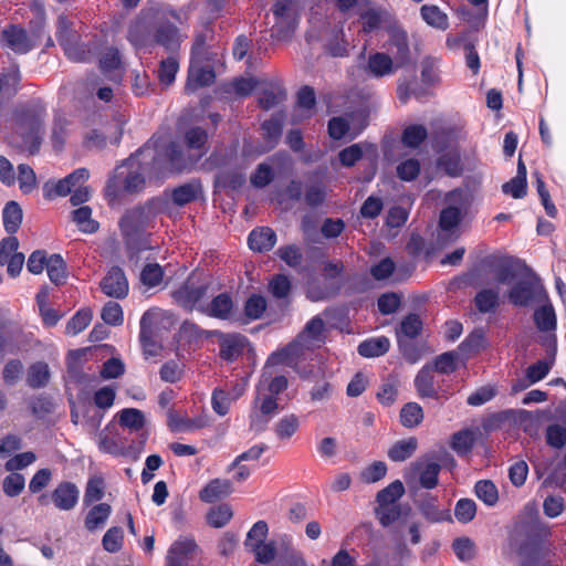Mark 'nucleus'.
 Segmentation results:
<instances>
[{
    "instance_id": "f257e3e1",
    "label": "nucleus",
    "mask_w": 566,
    "mask_h": 566,
    "mask_svg": "<svg viewBox=\"0 0 566 566\" xmlns=\"http://www.w3.org/2000/svg\"><path fill=\"white\" fill-rule=\"evenodd\" d=\"M44 118L45 107L40 101L17 106L2 127L4 142L19 151L36 154L42 143Z\"/></svg>"
},
{
    "instance_id": "f03ea898",
    "label": "nucleus",
    "mask_w": 566,
    "mask_h": 566,
    "mask_svg": "<svg viewBox=\"0 0 566 566\" xmlns=\"http://www.w3.org/2000/svg\"><path fill=\"white\" fill-rule=\"evenodd\" d=\"M169 170V167L161 156L149 147L139 149L130 156L120 167H117L115 175L107 181L105 193L111 200L119 195V184L127 193L140 191L145 186V174L160 175Z\"/></svg>"
},
{
    "instance_id": "7ed1b4c3",
    "label": "nucleus",
    "mask_w": 566,
    "mask_h": 566,
    "mask_svg": "<svg viewBox=\"0 0 566 566\" xmlns=\"http://www.w3.org/2000/svg\"><path fill=\"white\" fill-rule=\"evenodd\" d=\"M327 326L321 315L312 317L297 334L295 339L280 352L269 357L270 364L292 365L293 360L302 357L305 352L313 350L325 344L327 338Z\"/></svg>"
},
{
    "instance_id": "20e7f679",
    "label": "nucleus",
    "mask_w": 566,
    "mask_h": 566,
    "mask_svg": "<svg viewBox=\"0 0 566 566\" xmlns=\"http://www.w3.org/2000/svg\"><path fill=\"white\" fill-rule=\"evenodd\" d=\"M166 200L159 197L147 200L125 211L119 220V229L127 241L142 238L148 229L154 227L156 217L165 210Z\"/></svg>"
},
{
    "instance_id": "39448f33",
    "label": "nucleus",
    "mask_w": 566,
    "mask_h": 566,
    "mask_svg": "<svg viewBox=\"0 0 566 566\" xmlns=\"http://www.w3.org/2000/svg\"><path fill=\"white\" fill-rule=\"evenodd\" d=\"M184 24L187 21V14L176 10H163L155 14L154 45L163 46L168 52L179 50L187 34L175 23Z\"/></svg>"
},
{
    "instance_id": "423d86ee",
    "label": "nucleus",
    "mask_w": 566,
    "mask_h": 566,
    "mask_svg": "<svg viewBox=\"0 0 566 566\" xmlns=\"http://www.w3.org/2000/svg\"><path fill=\"white\" fill-rule=\"evenodd\" d=\"M207 139L208 134L201 127H192L186 132L185 144L189 150L196 151L193 158H186L179 145H177L176 143H169L165 147V150L161 153L163 158L165 159L169 167V171H181L184 169H187L190 165H193L199 158H201L206 154Z\"/></svg>"
},
{
    "instance_id": "0eeeda50",
    "label": "nucleus",
    "mask_w": 566,
    "mask_h": 566,
    "mask_svg": "<svg viewBox=\"0 0 566 566\" xmlns=\"http://www.w3.org/2000/svg\"><path fill=\"white\" fill-rule=\"evenodd\" d=\"M525 543L521 547L524 566H544L543 560L548 554L545 541L549 535L548 527L539 521H531L522 526Z\"/></svg>"
},
{
    "instance_id": "6e6552de",
    "label": "nucleus",
    "mask_w": 566,
    "mask_h": 566,
    "mask_svg": "<svg viewBox=\"0 0 566 566\" xmlns=\"http://www.w3.org/2000/svg\"><path fill=\"white\" fill-rule=\"evenodd\" d=\"M507 297L516 306H528L533 302L547 301L544 286L530 269L511 287Z\"/></svg>"
},
{
    "instance_id": "1a4fd4ad",
    "label": "nucleus",
    "mask_w": 566,
    "mask_h": 566,
    "mask_svg": "<svg viewBox=\"0 0 566 566\" xmlns=\"http://www.w3.org/2000/svg\"><path fill=\"white\" fill-rule=\"evenodd\" d=\"M440 471L441 465L438 462L420 458L406 469L403 479L409 486L418 483L421 488L431 490L438 485Z\"/></svg>"
},
{
    "instance_id": "9d476101",
    "label": "nucleus",
    "mask_w": 566,
    "mask_h": 566,
    "mask_svg": "<svg viewBox=\"0 0 566 566\" xmlns=\"http://www.w3.org/2000/svg\"><path fill=\"white\" fill-rule=\"evenodd\" d=\"M543 302L544 304L534 311L533 318L536 328L545 334L542 338V345L546 347L553 359H555L557 352V317L552 303L548 300Z\"/></svg>"
},
{
    "instance_id": "9b49d317",
    "label": "nucleus",
    "mask_w": 566,
    "mask_h": 566,
    "mask_svg": "<svg viewBox=\"0 0 566 566\" xmlns=\"http://www.w3.org/2000/svg\"><path fill=\"white\" fill-rule=\"evenodd\" d=\"M155 14L145 13L138 15L129 23L127 40L136 48H147L154 45Z\"/></svg>"
},
{
    "instance_id": "f8f14e48",
    "label": "nucleus",
    "mask_w": 566,
    "mask_h": 566,
    "mask_svg": "<svg viewBox=\"0 0 566 566\" xmlns=\"http://www.w3.org/2000/svg\"><path fill=\"white\" fill-rule=\"evenodd\" d=\"M422 331V321L417 314L407 315L400 323L399 327L396 329V335L398 339L399 347L403 354V356L411 363L417 360V356L415 354L413 348L410 344H408L403 338H416L420 335Z\"/></svg>"
},
{
    "instance_id": "ddd939ff",
    "label": "nucleus",
    "mask_w": 566,
    "mask_h": 566,
    "mask_svg": "<svg viewBox=\"0 0 566 566\" xmlns=\"http://www.w3.org/2000/svg\"><path fill=\"white\" fill-rule=\"evenodd\" d=\"M139 342L145 359L159 356L163 346L157 340L155 315L150 311L145 312L140 318Z\"/></svg>"
},
{
    "instance_id": "4468645a",
    "label": "nucleus",
    "mask_w": 566,
    "mask_h": 566,
    "mask_svg": "<svg viewBox=\"0 0 566 566\" xmlns=\"http://www.w3.org/2000/svg\"><path fill=\"white\" fill-rule=\"evenodd\" d=\"M461 221V211L457 207H448L440 213L438 243L446 245L458 239V226Z\"/></svg>"
},
{
    "instance_id": "2eb2a0df",
    "label": "nucleus",
    "mask_w": 566,
    "mask_h": 566,
    "mask_svg": "<svg viewBox=\"0 0 566 566\" xmlns=\"http://www.w3.org/2000/svg\"><path fill=\"white\" fill-rule=\"evenodd\" d=\"M101 290L113 298H124L129 291L128 280L119 266H113L101 281Z\"/></svg>"
},
{
    "instance_id": "dca6fc26",
    "label": "nucleus",
    "mask_w": 566,
    "mask_h": 566,
    "mask_svg": "<svg viewBox=\"0 0 566 566\" xmlns=\"http://www.w3.org/2000/svg\"><path fill=\"white\" fill-rule=\"evenodd\" d=\"M197 549L198 545L192 537H180L168 549L166 566H188Z\"/></svg>"
},
{
    "instance_id": "f3484780",
    "label": "nucleus",
    "mask_w": 566,
    "mask_h": 566,
    "mask_svg": "<svg viewBox=\"0 0 566 566\" xmlns=\"http://www.w3.org/2000/svg\"><path fill=\"white\" fill-rule=\"evenodd\" d=\"M0 43L18 54H25L33 48V43L27 31L14 24L1 31Z\"/></svg>"
},
{
    "instance_id": "a211bd4d",
    "label": "nucleus",
    "mask_w": 566,
    "mask_h": 566,
    "mask_svg": "<svg viewBox=\"0 0 566 566\" xmlns=\"http://www.w3.org/2000/svg\"><path fill=\"white\" fill-rule=\"evenodd\" d=\"M90 177V172L85 168H78L71 172L65 178L53 184L51 187L49 184L45 185V191L48 198H54L56 196L64 197L70 195L75 187L80 184H84Z\"/></svg>"
},
{
    "instance_id": "6ab92c4d",
    "label": "nucleus",
    "mask_w": 566,
    "mask_h": 566,
    "mask_svg": "<svg viewBox=\"0 0 566 566\" xmlns=\"http://www.w3.org/2000/svg\"><path fill=\"white\" fill-rule=\"evenodd\" d=\"M214 71L209 65H201V62L190 61L185 92L191 94L200 87L209 86L214 82Z\"/></svg>"
},
{
    "instance_id": "aec40b11",
    "label": "nucleus",
    "mask_w": 566,
    "mask_h": 566,
    "mask_svg": "<svg viewBox=\"0 0 566 566\" xmlns=\"http://www.w3.org/2000/svg\"><path fill=\"white\" fill-rule=\"evenodd\" d=\"M389 50L395 54L396 67H401L409 62L410 50L407 32L394 24L388 29Z\"/></svg>"
},
{
    "instance_id": "412c9836",
    "label": "nucleus",
    "mask_w": 566,
    "mask_h": 566,
    "mask_svg": "<svg viewBox=\"0 0 566 566\" xmlns=\"http://www.w3.org/2000/svg\"><path fill=\"white\" fill-rule=\"evenodd\" d=\"M327 196V186L317 172L307 176L304 184V202L311 208L322 206Z\"/></svg>"
},
{
    "instance_id": "4be33fe9",
    "label": "nucleus",
    "mask_w": 566,
    "mask_h": 566,
    "mask_svg": "<svg viewBox=\"0 0 566 566\" xmlns=\"http://www.w3.org/2000/svg\"><path fill=\"white\" fill-rule=\"evenodd\" d=\"M208 285H193L187 282L178 291L175 292L176 301L186 310L199 308L201 312L205 308L201 301L206 297Z\"/></svg>"
},
{
    "instance_id": "5701e85b",
    "label": "nucleus",
    "mask_w": 566,
    "mask_h": 566,
    "mask_svg": "<svg viewBox=\"0 0 566 566\" xmlns=\"http://www.w3.org/2000/svg\"><path fill=\"white\" fill-rule=\"evenodd\" d=\"M248 344L247 337L240 334L219 335V355L226 361H233L239 358Z\"/></svg>"
},
{
    "instance_id": "b1692460",
    "label": "nucleus",
    "mask_w": 566,
    "mask_h": 566,
    "mask_svg": "<svg viewBox=\"0 0 566 566\" xmlns=\"http://www.w3.org/2000/svg\"><path fill=\"white\" fill-rule=\"evenodd\" d=\"M78 489L71 482L60 483L52 492L51 500L61 511L72 510L78 501Z\"/></svg>"
},
{
    "instance_id": "393cba45",
    "label": "nucleus",
    "mask_w": 566,
    "mask_h": 566,
    "mask_svg": "<svg viewBox=\"0 0 566 566\" xmlns=\"http://www.w3.org/2000/svg\"><path fill=\"white\" fill-rule=\"evenodd\" d=\"M275 365L276 364L269 365V360L266 361L263 368L261 380L258 385L259 395L261 394L262 386L264 385H266V389L269 391L268 395H272L273 397H276L279 394L283 392L287 388L289 380L285 376H273L272 367Z\"/></svg>"
},
{
    "instance_id": "a878e982",
    "label": "nucleus",
    "mask_w": 566,
    "mask_h": 566,
    "mask_svg": "<svg viewBox=\"0 0 566 566\" xmlns=\"http://www.w3.org/2000/svg\"><path fill=\"white\" fill-rule=\"evenodd\" d=\"M248 243L255 252L270 251L276 243V234L269 227L258 228L250 232Z\"/></svg>"
},
{
    "instance_id": "bb28decb",
    "label": "nucleus",
    "mask_w": 566,
    "mask_h": 566,
    "mask_svg": "<svg viewBox=\"0 0 566 566\" xmlns=\"http://www.w3.org/2000/svg\"><path fill=\"white\" fill-rule=\"evenodd\" d=\"M528 268L518 260H505L495 269V280L502 284H509L514 280H518Z\"/></svg>"
},
{
    "instance_id": "cd10ccee",
    "label": "nucleus",
    "mask_w": 566,
    "mask_h": 566,
    "mask_svg": "<svg viewBox=\"0 0 566 566\" xmlns=\"http://www.w3.org/2000/svg\"><path fill=\"white\" fill-rule=\"evenodd\" d=\"M232 491L233 489L230 480L213 479L200 491L199 497L206 503H212L228 496Z\"/></svg>"
},
{
    "instance_id": "c85d7f7f",
    "label": "nucleus",
    "mask_w": 566,
    "mask_h": 566,
    "mask_svg": "<svg viewBox=\"0 0 566 566\" xmlns=\"http://www.w3.org/2000/svg\"><path fill=\"white\" fill-rule=\"evenodd\" d=\"M102 71L113 82L118 83L122 80V60L119 51L115 48L107 49L99 60Z\"/></svg>"
},
{
    "instance_id": "c756f323",
    "label": "nucleus",
    "mask_w": 566,
    "mask_h": 566,
    "mask_svg": "<svg viewBox=\"0 0 566 566\" xmlns=\"http://www.w3.org/2000/svg\"><path fill=\"white\" fill-rule=\"evenodd\" d=\"M396 69V61L386 53L377 52L368 57L367 71L374 77L390 75Z\"/></svg>"
},
{
    "instance_id": "7c9ffc66",
    "label": "nucleus",
    "mask_w": 566,
    "mask_h": 566,
    "mask_svg": "<svg viewBox=\"0 0 566 566\" xmlns=\"http://www.w3.org/2000/svg\"><path fill=\"white\" fill-rule=\"evenodd\" d=\"M51 373L46 363L36 361L28 367L25 381L30 388H44L49 385Z\"/></svg>"
},
{
    "instance_id": "2f4dec72",
    "label": "nucleus",
    "mask_w": 566,
    "mask_h": 566,
    "mask_svg": "<svg viewBox=\"0 0 566 566\" xmlns=\"http://www.w3.org/2000/svg\"><path fill=\"white\" fill-rule=\"evenodd\" d=\"M316 104L315 92L310 86H303L297 93V106L294 114V123L312 116Z\"/></svg>"
},
{
    "instance_id": "473e14b6",
    "label": "nucleus",
    "mask_w": 566,
    "mask_h": 566,
    "mask_svg": "<svg viewBox=\"0 0 566 566\" xmlns=\"http://www.w3.org/2000/svg\"><path fill=\"white\" fill-rule=\"evenodd\" d=\"M422 20L431 28L447 30L449 28V17L436 4H423L420 8Z\"/></svg>"
},
{
    "instance_id": "72a5a7b5",
    "label": "nucleus",
    "mask_w": 566,
    "mask_h": 566,
    "mask_svg": "<svg viewBox=\"0 0 566 566\" xmlns=\"http://www.w3.org/2000/svg\"><path fill=\"white\" fill-rule=\"evenodd\" d=\"M390 347V340L386 336L369 338L358 345V354L363 357L373 358L385 355Z\"/></svg>"
},
{
    "instance_id": "f704fd0d",
    "label": "nucleus",
    "mask_w": 566,
    "mask_h": 566,
    "mask_svg": "<svg viewBox=\"0 0 566 566\" xmlns=\"http://www.w3.org/2000/svg\"><path fill=\"white\" fill-rule=\"evenodd\" d=\"M286 98L285 90L277 84L269 83L263 86L259 96V104L264 109H270Z\"/></svg>"
},
{
    "instance_id": "c9c22d12",
    "label": "nucleus",
    "mask_w": 566,
    "mask_h": 566,
    "mask_svg": "<svg viewBox=\"0 0 566 566\" xmlns=\"http://www.w3.org/2000/svg\"><path fill=\"white\" fill-rule=\"evenodd\" d=\"M233 308V302L229 294L221 293L217 295L209 305H207L202 312L209 316L226 319L229 317Z\"/></svg>"
},
{
    "instance_id": "e433bc0d",
    "label": "nucleus",
    "mask_w": 566,
    "mask_h": 566,
    "mask_svg": "<svg viewBox=\"0 0 566 566\" xmlns=\"http://www.w3.org/2000/svg\"><path fill=\"white\" fill-rule=\"evenodd\" d=\"M474 304L480 313H492L500 304V292L496 289H483L476 293Z\"/></svg>"
},
{
    "instance_id": "4c0bfd02",
    "label": "nucleus",
    "mask_w": 566,
    "mask_h": 566,
    "mask_svg": "<svg viewBox=\"0 0 566 566\" xmlns=\"http://www.w3.org/2000/svg\"><path fill=\"white\" fill-rule=\"evenodd\" d=\"M111 513L112 507L107 503L94 505L85 517V527L91 532L102 527L108 520Z\"/></svg>"
},
{
    "instance_id": "58836bf2",
    "label": "nucleus",
    "mask_w": 566,
    "mask_h": 566,
    "mask_svg": "<svg viewBox=\"0 0 566 566\" xmlns=\"http://www.w3.org/2000/svg\"><path fill=\"white\" fill-rule=\"evenodd\" d=\"M417 448L416 438L399 440L388 450V458L395 462L405 461L413 455Z\"/></svg>"
},
{
    "instance_id": "ea45409f",
    "label": "nucleus",
    "mask_w": 566,
    "mask_h": 566,
    "mask_svg": "<svg viewBox=\"0 0 566 566\" xmlns=\"http://www.w3.org/2000/svg\"><path fill=\"white\" fill-rule=\"evenodd\" d=\"M22 222V209L15 201H9L3 209V226L8 233L13 234Z\"/></svg>"
},
{
    "instance_id": "a19ab883",
    "label": "nucleus",
    "mask_w": 566,
    "mask_h": 566,
    "mask_svg": "<svg viewBox=\"0 0 566 566\" xmlns=\"http://www.w3.org/2000/svg\"><path fill=\"white\" fill-rule=\"evenodd\" d=\"M46 272L52 283L61 285L65 282L66 264L60 254H52L46 261Z\"/></svg>"
},
{
    "instance_id": "79ce46f5",
    "label": "nucleus",
    "mask_w": 566,
    "mask_h": 566,
    "mask_svg": "<svg viewBox=\"0 0 566 566\" xmlns=\"http://www.w3.org/2000/svg\"><path fill=\"white\" fill-rule=\"evenodd\" d=\"M415 386L421 397H438V392L434 388L433 376L431 370L427 367H423L416 376Z\"/></svg>"
},
{
    "instance_id": "37998d69",
    "label": "nucleus",
    "mask_w": 566,
    "mask_h": 566,
    "mask_svg": "<svg viewBox=\"0 0 566 566\" xmlns=\"http://www.w3.org/2000/svg\"><path fill=\"white\" fill-rule=\"evenodd\" d=\"M73 221L84 233H94L98 230V222L92 219V209L88 206L80 207L72 212Z\"/></svg>"
},
{
    "instance_id": "c03bdc74",
    "label": "nucleus",
    "mask_w": 566,
    "mask_h": 566,
    "mask_svg": "<svg viewBox=\"0 0 566 566\" xmlns=\"http://www.w3.org/2000/svg\"><path fill=\"white\" fill-rule=\"evenodd\" d=\"M233 516V511L229 504H220L209 510L207 522L211 527L220 528L227 525Z\"/></svg>"
},
{
    "instance_id": "a18cd8bd",
    "label": "nucleus",
    "mask_w": 566,
    "mask_h": 566,
    "mask_svg": "<svg viewBox=\"0 0 566 566\" xmlns=\"http://www.w3.org/2000/svg\"><path fill=\"white\" fill-rule=\"evenodd\" d=\"M405 493V488L401 481L396 480L388 486L382 489L377 494V502L379 506L395 505V502L400 499Z\"/></svg>"
},
{
    "instance_id": "49530a36",
    "label": "nucleus",
    "mask_w": 566,
    "mask_h": 566,
    "mask_svg": "<svg viewBox=\"0 0 566 566\" xmlns=\"http://www.w3.org/2000/svg\"><path fill=\"white\" fill-rule=\"evenodd\" d=\"M298 418L295 415L291 413L284 416L276 422L274 427V432L280 440H289L298 430Z\"/></svg>"
},
{
    "instance_id": "de8ad7c7",
    "label": "nucleus",
    "mask_w": 566,
    "mask_h": 566,
    "mask_svg": "<svg viewBox=\"0 0 566 566\" xmlns=\"http://www.w3.org/2000/svg\"><path fill=\"white\" fill-rule=\"evenodd\" d=\"M423 419V411L417 402H408L400 410V421L406 428H415Z\"/></svg>"
},
{
    "instance_id": "09e8293b",
    "label": "nucleus",
    "mask_w": 566,
    "mask_h": 566,
    "mask_svg": "<svg viewBox=\"0 0 566 566\" xmlns=\"http://www.w3.org/2000/svg\"><path fill=\"white\" fill-rule=\"evenodd\" d=\"M164 279V270L158 263L146 264L139 275L140 283L147 289L158 286Z\"/></svg>"
},
{
    "instance_id": "8fccbe9b",
    "label": "nucleus",
    "mask_w": 566,
    "mask_h": 566,
    "mask_svg": "<svg viewBox=\"0 0 566 566\" xmlns=\"http://www.w3.org/2000/svg\"><path fill=\"white\" fill-rule=\"evenodd\" d=\"M475 437L472 430L465 429L453 433L451 448L460 455L467 454L474 446Z\"/></svg>"
},
{
    "instance_id": "3c124183",
    "label": "nucleus",
    "mask_w": 566,
    "mask_h": 566,
    "mask_svg": "<svg viewBox=\"0 0 566 566\" xmlns=\"http://www.w3.org/2000/svg\"><path fill=\"white\" fill-rule=\"evenodd\" d=\"M452 548L457 557L464 563L473 560L476 555V546L469 537L455 538Z\"/></svg>"
},
{
    "instance_id": "603ef678",
    "label": "nucleus",
    "mask_w": 566,
    "mask_h": 566,
    "mask_svg": "<svg viewBox=\"0 0 566 566\" xmlns=\"http://www.w3.org/2000/svg\"><path fill=\"white\" fill-rule=\"evenodd\" d=\"M439 169L451 177H457L462 172L460 155L455 151L442 154L438 159Z\"/></svg>"
},
{
    "instance_id": "864d4df0",
    "label": "nucleus",
    "mask_w": 566,
    "mask_h": 566,
    "mask_svg": "<svg viewBox=\"0 0 566 566\" xmlns=\"http://www.w3.org/2000/svg\"><path fill=\"white\" fill-rule=\"evenodd\" d=\"M475 495L488 506H493L499 501V492L495 484L490 480H481L475 484Z\"/></svg>"
},
{
    "instance_id": "5fc2aeb1",
    "label": "nucleus",
    "mask_w": 566,
    "mask_h": 566,
    "mask_svg": "<svg viewBox=\"0 0 566 566\" xmlns=\"http://www.w3.org/2000/svg\"><path fill=\"white\" fill-rule=\"evenodd\" d=\"M427 136L428 132L423 125H411L405 128L401 140L405 146L417 148L424 142Z\"/></svg>"
},
{
    "instance_id": "6e6d98bb",
    "label": "nucleus",
    "mask_w": 566,
    "mask_h": 566,
    "mask_svg": "<svg viewBox=\"0 0 566 566\" xmlns=\"http://www.w3.org/2000/svg\"><path fill=\"white\" fill-rule=\"evenodd\" d=\"M119 423L132 431L143 429L145 424L144 413L135 408L123 409L119 413Z\"/></svg>"
},
{
    "instance_id": "4d7b16f0",
    "label": "nucleus",
    "mask_w": 566,
    "mask_h": 566,
    "mask_svg": "<svg viewBox=\"0 0 566 566\" xmlns=\"http://www.w3.org/2000/svg\"><path fill=\"white\" fill-rule=\"evenodd\" d=\"M263 138L273 147L280 139L283 130V120L279 116H272L262 124Z\"/></svg>"
},
{
    "instance_id": "13d9d810",
    "label": "nucleus",
    "mask_w": 566,
    "mask_h": 566,
    "mask_svg": "<svg viewBox=\"0 0 566 566\" xmlns=\"http://www.w3.org/2000/svg\"><path fill=\"white\" fill-rule=\"evenodd\" d=\"M29 408L31 413L38 418L43 419L54 410V402L49 396L39 395L30 399Z\"/></svg>"
},
{
    "instance_id": "bf43d9fd",
    "label": "nucleus",
    "mask_w": 566,
    "mask_h": 566,
    "mask_svg": "<svg viewBox=\"0 0 566 566\" xmlns=\"http://www.w3.org/2000/svg\"><path fill=\"white\" fill-rule=\"evenodd\" d=\"M105 494V482L102 476H93L87 481L84 503L86 505L101 501Z\"/></svg>"
},
{
    "instance_id": "052dcab7",
    "label": "nucleus",
    "mask_w": 566,
    "mask_h": 566,
    "mask_svg": "<svg viewBox=\"0 0 566 566\" xmlns=\"http://www.w3.org/2000/svg\"><path fill=\"white\" fill-rule=\"evenodd\" d=\"M91 321L92 312L90 310H81L67 322L65 332L67 335L75 336L83 332Z\"/></svg>"
},
{
    "instance_id": "680f3d73",
    "label": "nucleus",
    "mask_w": 566,
    "mask_h": 566,
    "mask_svg": "<svg viewBox=\"0 0 566 566\" xmlns=\"http://www.w3.org/2000/svg\"><path fill=\"white\" fill-rule=\"evenodd\" d=\"M291 281L284 274L274 275L269 282V291L273 297L285 300L291 293Z\"/></svg>"
},
{
    "instance_id": "e2e57ef3",
    "label": "nucleus",
    "mask_w": 566,
    "mask_h": 566,
    "mask_svg": "<svg viewBox=\"0 0 566 566\" xmlns=\"http://www.w3.org/2000/svg\"><path fill=\"white\" fill-rule=\"evenodd\" d=\"M200 191V186L195 182L185 184L172 191V200L178 206H184L195 200Z\"/></svg>"
},
{
    "instance_id": "0e129e2a",
    "label": "nucleus",
    "mask_w": 566,
    "mask_h": 566,
    "mask_svg": "<svg viewBox=\"0 0 566 566\" xmlns=\"http://www.w3.org/2000/svg\"><path fill=\"white\" fill-rule=\"evenodd\" d=\"M178 70L179 63L175 56H168L166 60H163L158 69L160 83L167 86L170 85L175 81Z\"/></svg>"
},
{
    "instance_id": "69168bd1",
    "label": "nucleus",
    "mask_w": 566,
    "mask_h": 566,
    "mask_svg": "<svg viewBox=\"0 0 566 566\" xmlns=\"http://www.w3.org/2000/svg\"><path fill=\"white\" fill-rule=\"evenodd\" d=\"M24 366L19 359L8 360L2 369V379L6 385L14 386L21 379Z\"/></svg>"
},
{
    "instance_id": "338daca9",
    "label": "nucleus",
    "mask_w": 566,
    "mask_h": 566,
    "mask_svg": "<svg viewBox=\"0 0 566 566\" xmlns=\"http://www.w3.org/2000/svg\"><path fill=\"white\" fill-rule=\"evenodd\" d=\"M419 511L429 522L437 523L446 518L447 512L440 511L434 497H427L421 501Z\"/></svg>"
},
{
    "instance_id": "774afa93",
    "label": "nucleus",
    "mask_w": 566,
    "mask_h": 566,
    "mask_svg": "<svg viewBox=\"0 0 566 566\" xmlns=\"http://www.w3.org/2000/svg\"><path fill=\"white\" fill-rule=\"evenodd\" d=\"M266 310V300L259 294L251 295L244 305V314L251 319H259Z\"/></svg>"
}]
</instances>
